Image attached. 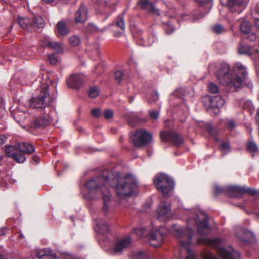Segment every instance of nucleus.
Wrapping results in <instances>:
<instances>
[{
  "mask_svg": "<svg viewBox=\"0 0 259 259\" xmlns=\"http://www.w3.org/2000/svg\"><path fill=\"white\" fill-rule=\"evenodd\" d=\"M236 76L233 77L230 74V66L226 63L220 64L216 76L221 84L226 86H233L237 89L240 87L246 79L247 72L244 66L240 63H237L234 66Z\"/></svg>",
  "mask_w": 259,
  "mask_h": 259,
  "instance_id": "nucleus-1",
  "label": "nucleus"
},
{
  "mask_svg": "<svg viewBox=\"0 0 259 259\" xmlns=\"http://www.w3.org/2000/svg\"><path fill=\"white\" fill-rule=\"evenodd\" d=\"M111 172L107 169L104 170L102 176L97 177L89 180L85 184V187L89 190V194L96 193L102 195L103 200V210L107 211L108 209V204L110 201L111 195L109 192L108 183L106 180H109Z\"/></svg>",
  "mask_w": 259,
  "mask_h": 259,
  "instance_id": "nucleus-2",
  "label": "nucleus"
},
{
  "mask_svg": "<svg viewBox=\"0 0 259 259\" xmlns=\"http://www.w3.org/2000/svg\"><path fill=\"white\" fill-rule=\"evenodd\" d=\"M108 182L109 189L113 188L117 195L120 198L131 197L134 195L137 190L138 182L136 179L130 174L123 177H114L109 180Z\"/></svg>",
  "mask_w": 259,
  "mask_h": 259,
  "instance_id": "nucleus-3",
  "label": "nucleus"
},
{
  "mask_svg": "<svg viewBox=\"0 0 259 259\" xmlns=\"http://www.w3.org/2000/svg\"><path fill=\"white\" fill-rule=\"evenodd\" d=\"M38 92V94L30 100V106L43 114H47L48 112L50 113L53 111L52 103L55 98L50 95L48 85L46 83L40 85Z\"/></svg>",
  "mask_w": 259,
  "mask_h": 259,
  "instance_id": "nucleus-4",
  "label": "nucleus"
},
{
  "mask_svg": "<svg viewBox=\"0 0 259 259\" xmlns=\"http://www.w3.org/2000/svg\"><path fill=\"white\" fill-rule=\"evenodd\" d=\"M197 243H203L211 247L216 248L218 254L223 259H239L240 254L231 246L220 247L222 244V239L220 238H199L197 239Z\"/></svg>",
  "mask_w": 259,
  "mask_h": 259,
  "instance_id": "nucleus-5",
  "label": "nucleus"
},
{
  "mask_svg": "<svg viewBox=\"0 0 259 259\" xmlns=\"http://www.w3.org/2000/svg\"><path fill=\"white\" fill-rule=\"evenodd\" d=\"M179 236L182 237L184 236L188 237V240L181 241V245L186 249L187 255L185 259H197L195 253L190 249V245L192 244V238L193 236V231L190 228L180 229L178 230ZM201 259H219L215 255L210 252H201Z\"/></svg>",
  "mask_w": 259,
  "mask_h": 259,
  "instance_id": "nucleus-6",
  "label": "nucleus"
},
{
  "mask_svg": "<svg viewBox=\"0 0 259 259\" xmlns=\"http://www.w3.org/2000/svg\"><path fill=\"white\" fill-rule=\"evenodd\" d=\"M16 21L22 28L29 32L42 28L44 25V20L40 16H32L31 18L17 16Z\"/></svg>",
  "mask_w": 259,
  "mask_h": 259,
  "instance_id": "nucleus-7",
  "label": "nucleus"
},
{
  "mask_svg": "<svg viewBox=\"0 0 259 259\" xmlns=\"http://www.w3.org/2000/svg\"><path fill=\"white\" fill-rule=\"evenodd\" d=\"M156 188L164 195H167L174 187L173 180L165 174H158L153 180Z\"/></svg>",
  "mask_w": 259,
  "mask_h": 259,
  "instance_id": "nucleus-8",
  "label": "nucleus"
},
{
  "mask_svg": "<svg viewBox=\"0 0 259 259\" xmlns=\"http://www.w3.org/2000/svg\"><path fill=\"white\" fill-rule=\"evenodd\" d=\"M132 139L137 147L146 146L152 140V135L145 130H138L134 133Z\"/></svg>",
  "mask_w": 259,
  "mask_h": 259,
  "instance_id": "nucleus-9",
  "label": "nucleus"
},
{
  "mask_svg": "<svg viewBox=\"0 0 259 259\" xmlns=\"http://www.w3.org/2000/svg\"><path fill=\"white\" fill-rule=\"evenodd\" d=\"M160 137L162 141L168 142L177 147H180L183 144V137L179 134L173 131L161 132Z\"/></svg>",
  "mask_w": 259,
  "mask_h": 259,
  "instance_id": "nucleus-10",
  "label": "nucleus"
},
{
  "mask_svg": "<svg viewBox=\"0 0 259 259\" xmlns=\"http://www.w3.org/2000/svg\"><path fill=\"white\" fill-rule=\"evenodd\" d=\"M5 152L9 157L17 163H22L26 160L25 155L16 145L6 146Z\"/></svg>",
  "mask_w": 259,
  "mask_h": 259,
  "instance_id": "nucleus-11",
  "label": "nucleus"
},
{
  "mask_svg": "<svg viewBox=\"0 0 259 259\" xmlns=\"http://www.w3.org/2000/svg\"><path fill=\"white\" fill-rule=\"evenodd\" d=\"M212 1V0H195L200 6L206 7L207 9L206 12L205 13H200L198 15L194 14L191 16L184 14L181 15L182 19L184 20H188L193 21L202 19L205 15L210 11L211 7Z\"/></svg>",
  "mask_w": 259,
  "mask_h": 259,
  "instance_id": "nucleus-12",
  "label": "nucleus"
},
{
  "mask_svg": "<svg viewBox=\"0 0 259 259\" xmlns=\"http://www.w3.org/2000/svg\"><path fill=\"white\" fill-rule=\"evenodd\" d=\"M52 119L50 117V113L47 114L36 117L32 123V127L35 129H42L50 125Z\"/></svg>",
  "mask_w": 259,
  "mask_h": 259,
  "instance_id": "nucleus-13",
  "label": "nucleus"
},
{
  "mask_svg": "<svg viewBox=\"0 0 259 259\" xmlns=\"http://www.w3.org/2000/svg\"><path fill=\"white\" fill-rule=\"evenodd\" d=\"M229 189L230 191L234 192V197L237 198L242 197L245 193L251 196H254L258 193L256 190L249 187L235 186V187Z\"/></svg>",
  "mask_w": 259,
  "mask_h": 259,
  "instance_id": "nucleus-14",
  "label": "nucleus"
},
{
  "mask_svg": "<svg viewBox=\"0 0 259 259\" xmlns=\"http://www.w3.org/2000/svg\"><path fill=\"white\" fill-rule=\"evenodd\" d=\"M162 228L152 232L149 236V240L151 245L155 247H160L164 239V233L161 230Z\"/></svg>",
  "mask_w": 259,
  "mask_h": 259,
  "instance_id": "nucleus-15",
  "label": "nucleus"
},
{
  "mask_svg": "<svg viewBox=\"0 0 259 259\" xmlns=\"http://www.w3.org/2000/svg\"><path fill=\"white\" fill-rule=\"evenodd\" d=\"M95 230L104 240L107 239L110 234V229L106 222L101 220H96Z\"/></svg>",
  "mask_w": 259,
  "mask_h": 259,
  "instance_id": "nucleus-16",
  "label": "nucleus"
},
{
  "mask_svg": "<svg viewBox=\"0 0 259 259\" xmlns=\"http://www.w3.org/2000/svg\"><path fill=\"white\" fill-rule=\"evenodd\" d=\"M83 76L80 73H74L70 75L67 78V85L71 88L78 89L81 87L83 83Z\"/></svg>",
  "mask_w": 259,
  "mask_h": 259,
  "instance_id": "nucleus-17",
  "label": "nucleus"
},
{
  "mask_svg": "<svg viewBox=\"0 0 259 259\" xmlns=\"http://www.w3.org/2000/svg\"><path fill=\"white\" fill-rule=\"evenodd\" d=\"M137 5L142 10L153 14L160 15L159 10L155 8L154 4L150 0H139Z\"/></svg>",
  "mask_w": 259,
  "mask_h": 259,
  "instance_id": "nucleus-18",
  "label": "nucleus"
},
{
  "mask_svg": "<svg viewBox=\"0 0 259 259\" xmlns=\"http://www.w3.org/2000/svg\"><path fill=\"white\" fill-rule=\"evenodd\" d=\"M209 102V107L213 110L215 113H218L219 109L225 104L224 99L221 96L218 95L210 96Z\"/></svg>",
  "mask_w": 259,
  "mask_h": 259,
  "instance_id": "nucleus-19",
  "label": "nucleus"
},
{
  "mask_svg": "<svg viewBox=\"0 0 259 259\" xmlns=\"http://www.w3.org/2000/svg\"><path fill=\"white\" fill-rule=\"evenodd\" d=\"M227 6L232 12L241 13L245 9L244 0H228Z\"/></svg>",
  "mask_w": 259,
  "mask_h": 259,
  "instance_id": "nucleus-20",
  "label": "nucleus"
},
{
  "mask_svg": "<svg viewBox=\"0 0 259 259\" xmlns=\"http://www.w3.org/2000/svg\"><path fill=\"white\" fill-rule=\"evenodd\" d=\"M41 46L43 47L51 48L58 53H62L63 47L61 44L56 41H51L49 38H45L41 41Z\"/></svg>",
  "mask_w": 259,
  "mask_h": 259,
  "instance_id": "nucleus-21",
  "label": "nucleus"
},
{
  "mask_svg": "<svg viewBox=\"0 0 259 259\" xmlns=\"http://www.w3.org/2000/svg\"><path fill=\"white\" fill-rule=\"evenodd\" d=\"M55 34L58 37H63L69 33V29L63 20L59 21L55 29Z\"/></svg>",
  "mask_w": 259,
  "mask_h": 259,
  "instance_id": "nucleus-22",
  "label": "nucleus"
},
{
  "mask_svg": "<svg viewBox=\"0 0 259 259\" xmlns=\"http://www.w3.org/2000/svg\"><path fill=\"white\" fill-rule=\"evenodd\" d=\"M158 219L161 221H164L171 216L170 208L165 202L161 203L158 210Z\"/></svg>",
  "mask_w": 259,
  "mask_h": 259,
  "instance_id": "nucleus-23",
  "label": "nucleus"
},
{
  "mask_svg": "<svg viewBox=\"0 0 259 259\" xmlns=\"http://www.w3.org/2000/svg\"><path fill=\"white\" fill-rule=\"evenodd\" d=\"M87 8L83 5H81L75 14V23H84L87 19Z\"/></svg>",
  "mask_w": 259,
  "mask_h": 259,
  "instance_id": "nucleus-24",
  "label": "nucleus"
},
{
  "mask_svg": "<svg viewBox=\"0 0 259 259\" xmlns=\"http://www.w3.org/2000/svg\"><path fill=\"white\" fill-rule=\"evenodd\" d=\"M208 216L205 215L204 218L198 223V231L200 235H207L208 233Z\"/></svg>",
  "mask_w": 259,
  "mask_h": 259,
  "instance_id": "nucleus-25",
  "label": "nucleus"
},
{
  "mask_svg": "<svg viewBox=\"0 0 259 259\" xmlns=\"http://www.w3.org/2000/svg\"><path fill=\"white\" fill-rule=\"evenodd\" d=\"M36 256L39 258L55 259L57 258V255L49 248H45L37 251L36 252Z\"/></svg>",
  "mask_w": 259,
  "mask_h": 259,
  "instance_id": "nucleus-26",
  "label": "nucleus"
},
{
  "mask_svg": "<svg viewBox=\"0 0 259 259\" xmlns=\"http://www.w3.org/2000/svg\"><path fill=\"white\" fill-rule=\"evenodd\" d=\"M114 80L115 82L120 84L122 82H126L128 79V74L125 70H117L114 74Z\"/></svg>",
  "mask_w": 259,
  "mask_h": 259,
  "instance_id": "nucleus-27",
  "label": "nucleus"
},
{
  "mask_svg": "<svg viewBox=\"0 0 259 259\" xmlns=\"http://www.w3.org/2000/svg\"><path fill=\"white\" fill-rule=\"evenodd\" d=\"M131 244V239L130 237H126L118 241L114 246L115 252H120L123 249L128 247Z\"/></svg>",
  "mask_w": 259,
  "mask_h": 259,
  "instance_id": "nucleus-28",
  "label": "nucleus"
},
{
  "mask_svg": "<svg viewBox=\"0 0 259 259\" xmlns=\"http://www.w3.org/2000/svg\"><path fill=\"white\" fill-rule=\"evenodd\" d=\"M18 148L20 149L24 154L30 155L35 151L34 146L29 143L23 142L16 144Z\"/></svg>",
  "mask_w": 259,
  "mask_h": 259,
  "instance_id": "nucleus-29",
  "label": "nucleus"
},
{
  "mask_svg": "<svg viewBox=\"0 0 259 259\" xmlns=\"http://www.w3.org/2000/svg\"><path fill=\"white\" fill-rule=\"evenodd\" d=\"M246 150L250 154L252 158L259 154V148L257 143L253 141H248L246 143Z\"/></svg>",
  "mask_w": 259,
  "mask_h": 259,
  "instance_id": "nucleus-30",
  "label": "nucleus"
},
{
  "mask_svg": "<svg viewBox=\"0 0 259 259\" xmlns=\"http://www.w3.org/2000/svg\"><path fill=\"white\" fill-rule=\"evenodd\" d=\"M235 187V186H229L225 187H221L215 186L214 188V193L215 195H218L221 193H225L231 197H234V192L230 191L229 188Z\"/></svg>",
  "mask_w": 259,
  "mask_h": 259,
  "instance_id": "nucleus-31",
  "label": "nucleus"
},
{
  "mask_svg": "<svg viewBox=\"0 0 259 259\" xmlns=\"http://www.w3.org/2000/svg\"><path fill=\"white\" fill-rule=\"evenodd\" d=\"M240 29L243 34H249L251 31L250 23L248 21H243L240 24Z\"/></svg>",
  "mask_w": 259,
  "mask_h": 259,
  "instance_id": "nucleus-32",
  "label": "nucleus"
},
{
  "mask_svg": "<svg viewBox=\"0 0 259 259\" xmlns=\"http://www.w3.org/2000/svg\"><path fill=\"white\" fill-rule=\"evenodd\" d=\"M174 20H170V21L163 23V27L165 32L167 34H170L175 30V28L173 26V21Z\"/></svg>",
  "mask_w": 259,
  "mask_h": 259,
  "instance_id": "nucleus-33",
  "label": "nucleus"
},
{
  "mask_svg": "<svg viewBox=\"0 0 259 259\" xmlns=\"http://www.w3.org/2000/svg\"><path fill=\"white\" fill-rule=\"evenodd\" d=\"M206 131L212 137L214 138V141L216 142H218L219 141V139L217 136L218 131L215 127L210 125H207L206 127Z\"/></svg>",
  "mask_w": 259,
  "mask_h": 259,
  "instance_id": "nucleus-34",
  "label": "nucleus"
},
{
  "mask_svg": "<svg viewBox=\"0 0 259 259\" xmlns=\"http://www.w3.org/2000/svg\"><path fill=\"white\" fill-rule=\"evenodd\" d=\"M238 52L239 54H245L249 56H251L252 53L251 49L246 45H241L240 46L238 49Z\"/></svg>",
  "mask_w": 259,
  "mask_h": 259,
  "instance_id": "nucleus-35",
  "label": "nucleus"
},
{
  "mask_svg": "<svg viewBox=\"0 0 259 259\" xmlns=\"http://www.w3.org/2000/svg\"><path fill=\"white\" fill-rule=\"evenodd\" d=\"M100 91L98 87H91L88 91V95L91 98H95L99 95Z\"/></svg>",
  "mask_w": 259,
  "mask_h": 259,
  "instance_id": "nucleus-36",
  "label": "nucleus"
},
{
  "mask_svg": "<svg viewBox=\"0 0 259 259\" xmlns=\"http://www.w3.org/2000/svg\"><path fill=\"white\" fill-rule=\"evenodd\" d=\"M253 200V202L251 205V207L253 208L254 213L259 218V199H255L254 198H251V201Z\"/></svg>",
  "mask_w": 259,
  "mask_h": 259,
  "instance_id": "nucleus-37",
  "label": "nucleus"
},
{
  "mask_svg": "<svg viewBox=\"0 0 259 259\" xmlns=\"http://www.w3.org/2000/svg\"><path fill=\"white\" fill-rule=\"evenodd\" d=\"M132 259H148V256L144 251H138L132 255Z\"/></svg>",
  "mask_w": 259,
  "mask_h": 259,
  "instance_id": "nucleus-38",
  "label": "nucleus"
},
{
  "mask_svg": "<svg viewBox=\"0 0 259 259\" xmlns=\"http://www.w3.org/2000/svg\"><path fill=\"white\" fill-rule=\"evenodd\" d=\"M212 30L214 33L218 34L223 33L226 31V29L220 24L214 25L212 27Z\"/></svg>",
  "mask_w": 259,
  "mask_h": 259,
  "instance_id": "nucleus-39",
  "label": "nucleus"
},
{
  "mask_svg": "<svg viewBox=\"0 0 259 259\" xmlns=\"http://www.w3.org/2000/svg\"><path fill=\"white\" fill-rule=\"evenodd\" d=\"M116 25L118 27L120 28L121 30H124L125 23H124V19L122 17L119 16L117 18Z\"/></svg>",
  "mask_w": 259,
  "mask_h": 259,
  "instance_id": "nucleus-40",
  "label": "nucleus"
},
{
  "mask_svg": "<svg viewBox=\"0 0 259 259\" xmlns=\"http://www.w3.org/2000/svg\"><path fill=\"white\" fill-rule=\"evenodd\" d=\"M48 60L52 65H55L58 62V57L56 54H49L48 56Z\"/></svg>",
  "mask_w": 259,
  "mask_h": 259,
  "instance_id": "nucleus-41",
  "label": "nucleus"
},
{
  "mask_svg": "<svg viewBox=\"0 0 259 259\" xmlns=\"http://www.w3.org/2000/svg\"><path fill=\"white\" fill-rule=\"evenodd\" d=\"M185 94V90L182 88H180L176 90L172 95L177 97L179 98H182Z\"/></svg>",
  "mask_w": 259,
  "mask_h": 259,
  "instance_id": "nucleus-42",
  "label": "nucleus"
},
{
  "mask_svg": "<svg viewBox=\"0 0 259 259\" xmlns=\"http://www.w3.org/2000/svg\"><path fill=\"white\" fill-rule=\"evenodd\" d=\"M69 43L73 46H77L80 43V38L77 36H73L69 39Z\"/></svg>",
  "mask_w": 259,
  "mask_h": 259,
  "instance_id": "nucleus-43",
  "label": "nucleus"
},
{
  "mask_svg": "<svg viewBox=\"0 0 259 259\" xmlns=\"http://www.w3.org/2000/svg\"><path fill=\"white\" fill-rule=\"evenodd\" d=\"M103 114L106 119H109L112 118L113 112L111 110L107 109L103 112Z\"/></svg>",
  "mask_w": 259,
  "mask_h": 259,
  "instance_id": "nucleus-44",
  "label": "nucleus"
},
{
  "mask_svg": "<svg viewBox=\"0 0 259 259\" xmlns=\"http://www.w3.org/2000/svg\"><path fill=\"white\" fill-rule=\"evenodd\" d=\"M230 148V143L228 141L223 142L220 145V149L222 151L228 150Z\"/></svg>",
  "mask_w": 259,
  "mask_h": 259,
  "instance_id": "nucleus-45",
  "label": "nucleus"
},
{
  "mask_svg": "<svg viewBox=\"0 0 259 259\" xmlns=\"http://www.w3.org/2000/svg\"><path fill=\"white\" fill-rule=\"evenodd\" d=\"M208 88L211 93L216 94L218 92V87L213 83H211L209 84Z\"/></svg>",
  "mask_w": 259,
  "mask_h": 259,
  "instance_id": "nucleus-46",
  "label": "nucleus"
},
{
  "mask_svg": "<svg viewBox=\"0 0 259 259\" xmlns=\"http://www.w3.org/2000/svg\"><path fill=\"white\" fill-rule=\"evenodd\" d=\"M226 126L230 130H232L235 126V122L233 120H228L225 123Z\"/></svg>",
  "mask_w": 259,
  "mask_h": 259,
  "instance_id": "nucleus-47",
  "label": "nucleus"
},
{
  "mask_svg": "<svg viewBox=\"0 0 259 259\" xmlns=\"http://www.w3.org/2000/svg\"><path fill=\"white\" fill-rule=\"evenodd\" d=\"M149 116L152 119H157L159 117V112L155 110H150L149 112Z\"/></svg>",
  "mask_w": 259,
  "mask_h": 259,
  "instance_id": "nucleus-48",
  "label": "nucleus"
},
{
  "mask_svg": "<svg viewBox=\"0 0 259 259\" xmlns=\"http://www.w3.org/2000/svg\"><path fill=\"white\" fill-rule=\"evenodd\" d=\"M91 114L95 117H99L102 113L100 110L98 108L93 109L91 111Z\"/></svg>",
  "mask_w": 259,
  "mask_h": 259,
  "instance_id": "nucleus-49",
  "label": "nucleus"
},
{
  "mask_svg": "<svg viewBox=\"0 0 259 259\" xmlns=\"http://www.w3.org/2000/svg\"><path fill=\"white\" fill-rule=\"evenodd\" d=\"M145 230L146 229L144 228H140L135 229V232H136V233H137L138 235L139 234H141V237H143L146 235Z\"/></svg>",
  "mask_w": 259,
  "mask_h": 259,
  "instance_id": "nucleus-50",
  "label": "nucleus"
},
{
  "mask_svg": "<svg viewBox=\"0 0 259 259\" xmlns=\"http://www.w3.org/2000/svg\"><path fill=\"white\" fill-rule=\"evenodd\" d=\"M158 98L159 95L158 93L156 92H153L151 94L150 100L155 102L158 100Z\"/></svg>",
  "mask_w": 259,
  "mask_h": 259,
  "instance_id": "nucleus-51",
  "label": "nucleus"
},
{
  "mask_svg": "<svg viewBox=\"0 0 259 259\" xmlns=\"http://www.w3.org/2000/svg\"><path fill=\"white\" fill-rule=\"evenodd\" d=\"M39 157L34 155L31 157V162L32 163H37L39 162Z\"/></svg>",
  "mask_w": 259,
  "mask_h": 259,
  "instance_id": "nucleus-52",
  "label": "nucleus"
},
{
  "mask_svg": "<svg viewBox=\"0 0 259 259\" xmlns=\"http://www.w3.org/2000/svg\"><path fill=\"white\" fill-rule=\"evenodd\" d=\"M256 38V35L254 33H251L249 34V35L247 37V39L251 41H253L255 40Z\"/></svg>",
  "mask_w": 259,
  "mask_h": 259,
  "instance_id": "nucleus-53",
  "label": "nucleus"
},
{
  "mask_svg": "<svg viewBox=\"0 0 259 259\" xmlns=\"http://www.w3.org/2000/svg\"><path fill=\"white\" fill-rule=\"evenodd\" d=\"M134 118V121H132V120H131V119H128V122H129V124L131 125V126H134L136 122H137L138 120V118L135 116H134L133 117Z\"/></svg>",
  "mask_w": 259,
  "mask_h": 259,
  "instance_id": "nucleus-54",
  "label": "nucleus"
},
{
  "mask_svg": "<svg viewBox=\"0 0 259 259\" xmlns=\"http://www.w3.org/2000/svg\"><path fill=\"white\" fill-rule=\"evenodd\" d=\"M255 120L256 122H259V108L257 109L256 113L255 115Z\"/></svg>",
  "mask_w": 259,
  "mask_h": 259,
  "instance_id": "nucleus-55",
  "label": "nucleus"
},
{
  "mask_svg": "<svg viewBox=\"0 0 259 259\" xmlns=\"http://www.w3.org/2000/svg\"><path fill=\"white\" fill-rule=\"evenodd\" d=\"M254 25L256 27L259 28V18L254 19Z\"/></svg>",
  "mask_w": 259,
  "mask_h": 259,
  "instance_id": "nucleus-56",
  "label": "nucleus"
},
{
  "mask_svg": "<svg viewBox=\"0 0 259 259\" xmlns=\"http://www.w3.org/2000/svg\"><path fill=\"white\" fill-rule=\"evenodd\" d=\"M7 232V229H3L2 230H0V235L3 234H5Z\"/></svg>",
  "mask_w": 259,
  "mask_h": 259,
  "instance_id": "nucleus-57",
  "label": "nucleus"
},
{
  "mask_svg": "<svg viewBox=\"0 0 259 259\" xmlns=\"http://www.w3.org/2000/svg\"><path fill=\"white\" fill-rule=\"evenodd\" d=\"M114 36L116 37H119L121 36V33L120 32H115L114 34Z\"/></svg>",
  "mask_w": 259,
  "mask_h": 259,
  "instance_id": "nucleus-58",
  "label": "nucleus"
},
{
  "mask_svg": "<svg viewBox=\"0 0 259 259\" xmlns=\"http://www.w3.org/2000/svg\"><path fill=\"white\" fill-rule=\"evenodd\" d=\"M128 100H129V103H132L133 102V101L134 100V96H130L128 97Z\"/></svg>",
  "mask_w": 259,
  "mask_h": 259,
  "instance_id": "nucleus-59",
  "label": "nucleus"
},
{
  "mask_svg": "<svg viewBox=\"0 0 259 259\" xmlns=\"http://www.w3.org/2000/svg\"><path fill=\"white\" fill-rule=\"evenodd\" d=\"M43 2H45L47 4H51L54 2V0H42Z\"/></svg>",
  "mask_w": 259,
  "mask_h": 259,
  "instance_id": "nucleus-60",
  "label": "nucleus"
},
{
  "mask_svg": "<svg viewBox=\"0 0 259 259\" xmlns=\"http://www.w3.org/2000/svg\"><path fill=\"white\" fill-rule=\"evenodd\" d=\"M17 238L18 239H21L24 238V236L22 234H21V233H20V234L18 235Z\"/></svg>",
  "mask_w": 259,
  "mask_h": 259,
  "instance_id": "nucleus-61",
  "label": "nucleus"
},
{
  "mask_svg": "<svg viewBox=\"0 0 259 259\" xmlns=\"http://www.w3.org/2000/svg\"><path fill=\"white\" fill-rule=\"evenodd\" d=\"M0 259H5L1 254H0Z\"/></svg>",
  "mask_w": 259,
  "mask_h": 259,
  "instance_id": "nucleus-62",
  "label": "nucleus"
},
{
  "mask_svg": "<svg viewBox=\"0 0 259 259\" xmlns=\"http://www.w3.org/2000/svg\"><path fill=\"white\" fill-rule=\"evenodd\" d=\"M3 159V156L0 154V161H2Z\"/></svg>",
  "mask_w": 259,
  "mask_h": 259,
  "instance_id": "nucleus-63",
  "label": "nucleus"
},
{
  "mask_svg": "<svg viewBox=\"0 0 259 259\" xmlns=\"http://www.w3.org/2000/svg\"><path fill=\"white\" fill-rule=\"evenodd\" d=\"M102 65H98L96 67V71L97 70V68H99L100 66H101Z\"/></svg>",
  "mask_w": 259,
  "mask_h": 259,
  "instance_id": "nucleus-64",
  "label": "nucleus"
}]
</instances>
